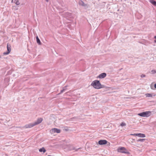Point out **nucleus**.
<instances>
[{
    "label": "nucleus",
    "mask_w": 156,
    "mask_h": 156,
    "mask_svg": "<svg viewBox=\"0 0 156 156\" xmlns=\"http://www.w3.org/2000/svg\"><path fill=\"white\" fill-rule=\"evenodd\" d=\"M43 119L42 118H39L37 119V120L36 122H34V123L35 124V125H37L41 123L43 121Z\"/></svg>",
    "instance_id": "7"
},
{
    "label": "nucleus",
    "mask_w": 156,
    "mask_h": 156,
    "mask_svg": "<svg viewBox=\"0 0 156 156\" xmlns=\"http://www.w3.org/2000/svg\"><path fill=\"white\" fill-rule=\"evenodd\" d=\"M150 2L153 5L156 6V2L154 0H152Z\"/></svg>",
    "instance_id": "13"
},
{
    "label": "nucleus",
    "mask_w": 156,
    "mask_h": 156,
    "mask_svg": "<svg viewBox=\"0 0 156 156\" xmlns=\"http://www.w3.org/2000/svg\"><path fill=\"white\" fill-rule=\"evenodd\" d=\"M145 96L146 97H151L152 95L151 94H145Z\"/></svg>",
    "instance_id": "14"
},
{
    "label": "nucleus",
    "mask_w": 156,
    "mask_h": 156,
    "mask_svg": "<svg viewBox=\"0 0 156 156\" xmlns=\"http://www.w3.org/2000/svg\"><path fill=\"white\" fill-rule=\"evenodd\" d=\"M7 52H4L3 53V54L4 55H8L10 53L11 50V45L10 44H9L8 43L7 44Z\"/></svg>",
    "instance_id": "4"
},
{
    "label": "nucleus",
    "mask_w": 156,
    "mask_h": 156,
    "mask_svg": "<svg viewBox=\"0 0 156 156\" xmlns=\"http://www.w3.org/2000/svg\"><path fill=\"white\" fill-rule=\"evenodd\" d=\"M51 132L52 133H58L60 132V130L56 128L52 129L51 130Z\"/></svg>",
    "instance_id": "8"
},
{
    "label": "nucleus",
    "mask_w": 156,
    "mask_h": 156,
    "mask_svg": "<svg viewBox=\"0 0 156 156\" xmlns=\"http://www.w3.org/2000/svg\"><path fill=\"white\" fill-rule=\"evenodd\" d=\"M145 139H139L137 140V141H141L143 142L145 140Z\"/></svg>",
    "instance_id": "17"
},
{
    "label": "nucleus",
    "mask_w": 156,
    "mask_h": 156,
    "mask_svg": "<svg viewBox=\"0 0 156 156\" xmlns=\"http://www.w3.org/2000/svg\"><path fill=\"white\" fill-rule=\"evenodd\" d=\"M145 75L143 74L141 75V77L142 78L143 77H145Z\"/></svg>",
    "instance_id": "20"
},
{
    "label": "nucleus",
    "mask_w": 156,
    "mask_h": 156,
    "mask_svg": "<svg viewBox=\"0 0 156 156\" xmlns=\"http://www.w3.org/2000/svg\"><path fill=\"white\" fill-rule=\"evenodd\" d=\"M118 152L123 153H128L127 150L124 147H119L117 149Z\"/></svg>",
    "instance_id": "3"
},
{
    "label": "nucleus",
    "mask_w": 156,
    "mask_h": 156,
    "mask_svg": "<svg viewBox=\"0 0 156 156\" xmlns=\"http://www.w3.org/2000/svg\"><path fill=\"white\" fill-rule=\"evenodd\" d=\"M91 85L96 89H99L102 87V85L98 80H95L93 81Z\"/></svg>",
    "instance_id": "1"
},
{
    "label": "nucleus",
    "mask_w": 156,
    "mask_h": 156,
    "mask_svg": "<svg viewBox=\"0 0 156 156\" xmlns=\"http://www.w3.org/2000/svg\"><path fill=\"white\" fill-rule=\"evenodd\" d=\"M36 39L37 43H38L39 45H41V43L40 41L37 36L36 37Z\"/></svg>",
    "instance_id": "12"
},
{
    "label": "nucleus",
    "mask_w": 156,
    "mask_h": 156,
    "mask_svg": "<svg viewBox=\"0 0 156 156\" xmlns=\"http://www.w3.org/2000/svg\"><path fill=\"white\" fill-rule=\"evenodd\" d=\"M126 125V124L125 123L123 122H122L120 124V126H125Z\"/></svg>",
    "instance_id": "16"
},
{
    "label": "nucleus",
    "mask_w": 156,
    "mask_h": 156,
    "mask_svg": "<svg viewBox=\"0 0 156 156\" xmlns=\"http://www.w3.org/2000/svg\"><path fill=\"white\" fill-rule=\"evenodd\" d=\"M130 135L133 136H137V133H134V134H130Z\"/></svg>",
    "instance_id": "19"
},
{
    "label": "nucleus",
    "mask_w": 156,
    "mask_h": 156,
    "mask_svg": "<svg viewBox=\"0 0 156 156\" xmlns=\"http://www.w3.org/2000/svg\"><path fill=\"white\" fill-rule=\"evenodd\" d=\"M81 3H82V4L81 5H83V4H84V3L83 2H82V1H81Z\"/></svg>",
    "instance_id": "22"
},
{
    "label": "nucleus",
    "mask_w": 156,
    "mask_h": 156,
    "mask_svg": "<svg viewBox=\"0 0 156 156\" xmlns=\"http://www.w3.org/2000/svg\"><path fill=\"white\" fill-rule=\"evenodd\" d=\"M48 156H50V155H48Z\"/></svg>",
    "instance_id": "25"
},
{
    "label": "nucleus",
    "mask_w": 156,
    "mask_h": 156,
    "mask_svg": "<svg viewBox=\"0 0 156 156\" xmlns=\"http://www.w3.org/2000/svg\"><path fill=\"white\" fill-rule=\"evenodd\" d=\"M45 0V1H46V2H48V1H49V0Z\"/></svg>",
    "instance_id": "24"
},
{
    "label": "nucleus",
    "mask_w": 156,
    "mask_h": 156,
    "mask_svg": "<svg viewBox=\"0 0 156 156\" xmlns=\"http://www.w3.org/2000/svg\"><path fill=\"white\" fill-rule=\"evenodd\" d=\"M106 76V74L105 73H103L100 74L98 77L100 79H102L105 78Z\"/></svg>",
    "instance_id": "9"
},
{
    "label": "nucleus",
    "mask_w": 156,
    "mask_h": 156,
    "mask_svg": "<svg viewBox=\"0 0 156 156\" xmlns=\"http://www.w3.org/2000/svg\"><path fill=\"white\" fill-rule=\"evenodd\" d=\"M154 38L155 40H154V41L155 43H156V36H154Z\"/></svg>",
    "instance_id": "21"
},
{
    "label": "nucleus",
    "mask_w": 156,
    "mask_h": 156,
    "mask_svg": "<svg viewBox=\"0 0 156 156\" xmlns=\"http://www.w3.org/2000/svg\"><path fill=\"white\" fill-rule=\"evenodd\" d=\"M15 2L17 5H19L20 4L19 0H15Z\"/></svg>",
    "instance_id": "15"
},
{
    "label": "nucleus",
    "mask_w": 156,
    "mask_h": 156,
    "mask_svg": "<svg viewBox=\"0 0 156 156\" xmlns=\"http://www.w3.org/2000/svg\"><path fill=\"white\" fill-rule=\"evenodd\" d=\"M154 87L155 88H156V83L154 84Z\"/></svg>",
    "instance_id": "23"
},
{
    "label": "nucleus",
    "mask_w": 156,
    "mask_h": 156,
    "mask_svg": "<svg viewBox=\"0 0 156 156\" xmlns=\"http://www.w3.org/2000/svg\"><path fill=\"white\" fill-rule=\"evenodd\" d=\"M108 141L106 140H101L98 142V144L100 145H105L106 144Z\"/></svg>",
    "instance_id": "5"
},
{
    "label": "nucleus",
    "mask_w": 156,
    "mask_h": 156,
    "mask_svg": "<svg viewBox=\"0 0 156 156\" xmlns=\"http://www.w3.org/2000/svg\"><path fill=\"white\" fill-rule=\"evenodd\" d=\"M35 126V125L34 123H33L26 125L24 127L26 128H31Z\"/></svg>",
    "instance_id": "6"
},
{
    "label": "nucleus",
    "mask_w": 156,
    "mask_h": 156,
    "mask_svg": "<svg viewBox=\"0 0 156 156\" xmlns=\"http://www.w3.org/2000/svg\"><path fill=\"white\" fill-rule=\"evenodd\" d=\"M39 151L40 152H41L43 151L44 153L46 151L45 148L43 147L41 148L39 150Z\"/></svg>",
    "instance_id": "11"
},
{
    "label": "nucleus",
    "mask_w": 156,
    "mask_h": 156,
    "mask_svg": "<svg viewBox=\"0 0 156 156\" xmlns=\"http://www.w3.org/2000/svg\"><path fill=\"white\" fill-rule=\"evenodd\" d=\"M151 73L152 74H154L156 73V71L155 70H152L151 71Z\"/></svg>",
    "instance_id": "18"
},
{
    "label": "nucleus",
    "mask_w": 156,
    "mask_h": 156,
    "mask_svg": "<svg viewBox=\"0 0 156 156\" xmlns=\"http://www.w3.org/2000/svg\"><path fill=\"white\" fill-rule=\"evenodd\" d=\"M137 136L140 137H144L145 136L144 134L141 133H137Z\"/></svg>",
    "instance_id": "10"
},
{
    "label": "nucleus",
    "mask_w": 156,
    "mask_h": 156,
    "mask_svg": "<svg viewBox=\"0 0 156 156\" xmlns=\"http://www.w3.org/2000/svg\"><path fill=\"white\" fill-rule=\"evenodd\" d=\"M151 112L147 111L139 113L138 114V115L141 117H147L150 116L151 115Z\"/></svg>",
    "instance_id": "2"
}]
</instances>
